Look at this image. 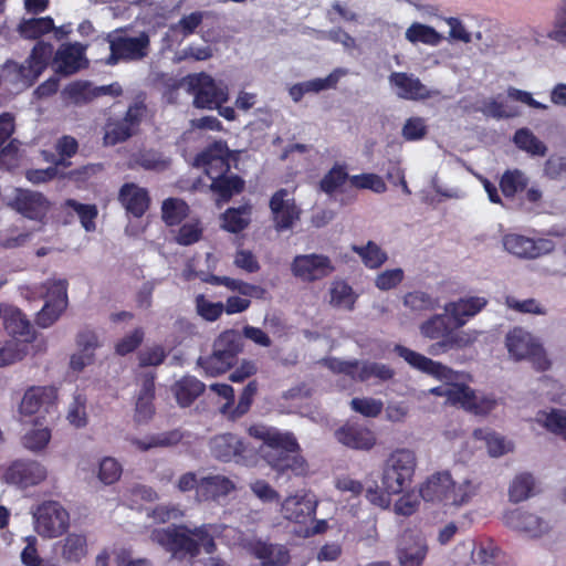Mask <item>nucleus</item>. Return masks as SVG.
Wrapping results in <instances>:
<instances>
[{
    "label": "nucleus",
    "mask_w": 566,
    "mask_h": 566,
    "mask_svg": "<svg viewBox=\"0 0 566 566\" xmlns=\"http://www.w3.org/2000/svg\"><path fill=\"white\" fill-rule=\"evenodd\" d=\"M232 532H234L232 527L221 524H203L195 528L172 525L166 528L154 530L150 538L170 552L175 557L182 553L190 555V557H196L200 548L207 554L214 553V538Z\"/></svg>",
    "instance_id": "nucleus-1"
},
{
    "label": "nucleus",
    "mask_w": 566,
    "mask_h": 566,
    "mask_svg": "<svg viewBox=\"0 0 566 566\" xmlns=\"http://www.w3.org/2000/svg\"><path fill=\"white\" fill-rule=\"evenodd\" d=\"M479 483L471 476L453 478L449 471L430 475L420 486V496L427 502L463 506L476 494Z\"/></svg>",
    "instance_id": "nucleus-2"
},
{
    "label": "nucleus",
    "mask_w": 566,
    "mask_h": 566,
    "mask_svg": "<svg viewBox=\"0 0 566 566\" xmlns=\"http://www.w3.org/2000/svg\"><path fill=\"white\" fill-rule=\"evenodd\" d=\"M394 350L412 368L431 375L442 381V385L429 390L431 395L446 397L449 403L454 406L459 405L464 386V384L460 382L461 374L402 345H396Z\"/></svg>",
    "instance_id": "nucleus-3"
},
{
    "label": "nucleus",
    "mask_w": 566,
    "mask_h": 566,
    "mask_svg": "<svg viewBox=\"0 0 566 566\" xmlns=\"http://www.w3.org/2000/svg\"><path fill=\"white\" fill-rule=\"evenodd\" d=\"M420 335L430 340H439L432 344L428 352L431 355H440L449 350H460L473 345L480 332L476 329L457 331L452 321L443 311L441 314H433L419 325Z\"/></svg>",
    "instance_id": "nucleus-4"
},
{
    "label": "nucleus",
    "mask_w": 566,
    "mask_h": 566,
    "mask_svg": "<svg viewBox=\"0 0 566 566\" xmlns=\"http://www.w3.org/2000/svg\"><path fill=\"white\" fill-rule=\"evenodd\" d=\"M21 293L27 298L35 297L36 294L44 298V305L35 318L42 328L52 326L67 307V281L64 279L49 280L39 286H24Z\"/></svg>",
    "instance_id": "nucleus-5"
},
{
    "label": "nucleus",
    "mask_w": 566,
    "mask_h": 566,
    "mask_svg": "<svg viewBox=\"0 0 566 566\" xmlns=\"http://www.w3.org/2000/svg\"><path fill=\"white\" fill-rule=\"evenodd\" d=\"M242 348V335L235 329H227L214 339L211 355L199 357L197 365L203 369L206 376H219L234 365Z\"/></svg>",
    "instance_id": "nucleus-6"
},
{
    "label": "nucleus",
    "mask_w": 566,
    "mask_h": 566,
    "mask_svg": "<svg viewBox=\"0 0 566 566\" xmlns=\"http://www.w3.org/2000/svg\"><path fill=\"white\" fill-rule=\"evenodd\" d=\"M250 436L262 440L260 453L268 464L274 470H282V465L289 453H294L298 444L290 432H281L276 428L266 426H252L249 429Z\"/></svg>",
    "instance_id": "nucleus-7"
},
{
    "label": "nucleus",
    "mask_w": 566,
    "mask_h": 566,
    "mask_svg": "<svg viewBox=\"0 0 566 566\" xmlns=\"http://www.w3.org/2000/svg\"><path fill=\"white\" fill-rule=\"evenodd\" d=\"M505 347L511 359L527 360L537 371L548 370L552 366L539 339L522 327H515L506 334Z\"/></svg>",
    "instance_id": "nucleus-8"
},
{
    "label": "nucleus",
    "mask_w": 566,
    "mask_h": 566,
    "mask_svg": "<svg viewBox=\"0 0 566 566\" xmlns=\"http://www.w3.org/2000/svg\"><path fill=\"white\" fill-rule=\"evenodd\" d=\"M417 467L412 450L397 449L389 454L382 467L381 483L388 494H399L411 483Z\"/></svg>",
    "instance_id": "nucleus-9"
},
{
    "label": "nucleus",
    "mask_w": 566,
    "mask_h": 566,
    "mask_svg": "<svg viewBox=\"0 0 566 566\" xmlns=\"http://www.w3.org/2000/svg\"><path fill=\"white\" fill-rule=\"evenodd\" d=\"M185 82L196 108L214 109L229 99L228 86L205 72L189 74Z\"/></svg>",
    "instance_id": "nucleus-10"
},
{
    "label": "nucleus",
    "mask_w": 566,
    "mask_h": 566,
    "mask_svg": "<svg viewBox=\"0 0 566 566\" xmlns=\"http://www.w3.org/2000/svg\"><path fill=\"white\" fill-rule=\"evenodd\" d=\"M324 365L334 373L345 374L354 380L368 381L377 379L379 381L390 380L395 376V370L387 364L376 361L342 360L335 357L323 360Z\"/></svg>",
    "instance_id": "nucleus-11"
},
{
    "label": "nucleus",
    "mask_w": 566,
    "mask_h": 566,
    "mask_svg": "<svg viewBox=\"0 0 566 566\" xmlns=\"http://www.w3.org/2000/svg\"><path fill=\"white\" fill-rule=\"evenodd\" d=\"M111 54L106 59L107 65H116L120 61L134 62L145 59L150 49V38L146 32L137 36L123 34H108Z\"/></svg>",
    "instance_id": "nucleus-12"
},
{
    "label": "nucleus",
    "mask_w": 566,
    "mask_h": 566,
    "mask_svg": "<svg viewBox=\"0 0 566 566\" xmlns=\"http://www.w3.org/2000/svg\"><path fill=\"white\" fill-rule=\"evenodd\" d=\"M35 532L44 538H55L70 526V514L56 501H45L33 512Z\"/></svg>",
    "instance_id": "nucleus-13"
},
{
    "label": "nucleus",
    "mask_w": 566,
    "mask_h": 566,
    "mask_svg": "<svg viewBox=\"0 0 566 566\" xmlns=\"http://www.w3.org/2000/svg\"><path fill=\"white\" fill-rule=\"evenodd\" d=\"M147 112L144 101L130 104L123 118L108 120L104 134V144L115 146L134 136Z\"/></svg>",
    "instance_id": "nucleus-14"
},
{
    "label": "nucleus",
    "mask_w": 566,
    "mask_h": 566,
    "mask_svg": "<svg viewBox=\"0 0 566 566\" xmlns=\"http://www.w3.org/2000/svg\"><path fill=\"white\" fill-rule=\"evenodd\" d=\"M53 51L50 42L38 41L24 63L12 62L18 81L27 87L32 86L54 59Z\"/></svg>",
    "instance_id": "nucleus-15"
},
{
    "label": "nucleus",
    "mask_w": 566,
    "mask_h": 566,
    "mask_svg": "<svg viewBox=\"0 0 566 566\" xmlns=\"http://www.w3.org/2000/svg\"><path fill=\"white\" fill-rule=\"evenodd\" d=\"M195 165L205 169L212 180L230 172V149L226 142L216 140L195 157Z\"/></svg>",
    "instance_id": "nucleus-16"
},
{
    "label": "nucleus",
    "mask_w": 566,
    "mask_h": 566,
    "mask_svg": "<svg viewBox=\"0 0 566 566\" xmlns=\"http://www.w3.org/2000/svg\"><path fill=\"white\" fill-rule=\"evenodd\" d=\"M334 265L324 254H300L291 263L292 274L302 282H315L334 272Z\"/></svg>",
    "instance_id": "nucleus-17"
},
{
    "label": "nucleus",
    "mask_w": 566,
    "mask_h": 566,
    "mask_svg": "<svg viewBox=\"0 0 566 566\" xmlns=\"http://www.w3.org/2000/svg\"><path fill=\"white\" fill-rule=\"evenodd\" d=\"M504 523L510 528L530 538L542 537L552 528L548 520L523 509H515L506 512L504 515Z\"/></svg>",
    "instance_id": "nucleus-18"
},
{
    "label": "nucleus",
    "mask_w": 566,
    "mask_h": 566,
    "mask_svg": "<svg viewBox=\"0 0 566 566\" xmlns=\"http://www.w3.org/2000/svg\"><path fill=\"white\" fill-rule=\"evenodd\" d=\"M503 247L509 253L521 259H537L551 253L555 243L549 239H532L517 233L503 237Z\"/></svg>",
    "instance_id": "nucleus-19"
},
{
    "label": "nucleus",
    "mask_w": 566,
    "mask_h": 566,
    "mask_svg": "<svg viewBox=\"0 0 566 566\" xmlns=\"http://www.w3.org/2000/svg\"><path fill=\"white\" fill-rule=\"evenodd\" d=\"M46 476L45 465L36 460H17L4 473L8 483L22 489L39 485Z\"/></svg>",
    "instance_id": "nucleus-20"
},
{
    "label": "nucleus",
    "mask_w": 566,
    "mask_h": 566,
    "mask_svg": "<svg viewBox=\"0 0 566 566\" xmlns=\"http://www.w3.org/2000/svg\"><path fill=\"white\" fill-rule=\"evenodd\" d=\"M318 501L307 491H297L286 496L281 503V514L294 523H305L315 515Z\"/></svg>",
    "instance_id": "nucleus-21"
},
{
    "label": "nucleus",
    "mask_w": 566,
    "mask_h": 566,
    "mask_svg": "<svg viewBox=\"0 0 566 566\" xmlns=\"http://www.w3.org/2000/svg\"><path fill=\"white\" fill-rule=\"evenodd\" d=\"M489 301L484 296H464L454 301L447 302L442 310L452 321L457 331L461 328L474 316H476L486 305Z\"/></svg>",
    "instance_id": "nucleus-22"
},
{
    "label": "nucleus",
    "mask_w": 566,
    "mask_h": 566,
    "mask_svg": "<svg viewBox=\"0 0 566 566\" xmlns=\"http://www.w3.org/2000/svg\"><path fill=\"white\" fill-rule=\"evenodd\" d=\"M56 398L57 392L54 387H31L23 395L19 412L24 417L33 416L41 411L49 412L50 408L54 406Z\"/></svg>",
    "instance_id": "nucleus-23"
},
{
    "label": "nucleus",
    "mask_w": 566,
    "mask_h": 566,
    "mask_svg": "<svg viewBox=\"0 0 566 566\" xmlns=\"http://www.w3.org/2000/svg\"><path fill=\"white\" fill-rule=\"evenodd\" d=\"M237 489L235 482L223 474H210L199 480L198 501L223 502Z\"/></svg>",
    "instance_id": "nucleus-24"
},
{
    "label": "nucleus",
    "mask_w": 566,
    "mask_h": 566,
    "mask_svg": "<svg viewBox=\"0 0 566 566\" xmlns=\"http://www.w3.org/2000/svg\"><path fill=\"white\" fill-rule=\"evenodd\" d=\"M389 83L397 88V95L402 99L424 101L433 96V92L418 77L406 72H392L389 75Z\"/></svg>",
    "instance_id": "nucleus-25"
},
{
    "label": "nucleus",
    "mask_w": 566,
    "mask_h": 566,
    "mask_svg": "<svg viewBox=\"0 0 566 566\" xmlns=\"http://www.w3.org/2000/svg\"><path fill=\"white\" fill-rule=\"evenodd\" d=\"M85 48L80 43L62 45L55 53L53 62L55 71L63 75H72L87 66L84 55Z\"/></svg>",
    "instance_id": "nucleus-26"
},
{
    "label": "nucleus",
    "mask_w": 566,
    "mask_h": 566,
    "mask_svg": "<svg viewBox=\"0 0 566 566\" xmlns=\"http://www.w3.org/2000/svg\"><path fill=\"white\" fill-rule=\"evenodd\" d=\"M427 552V543L420 535L409 532L401 535L397 548L400 566H421Z\"/></svg>",
    "instance_id": "nucleus-27"
},
{
    "label": "nucleus",
    "mask_w": 566,
    "mask_h": 566,
    "mask_svg": "<svg viewBox=\"0 0 566 566\" xmlns=\"http://www.w3.org/2000/svg\"><path fill=\"white\" fill-rule=\"evenodd\" d=\"M337 441L356 450H370L376 444L375 433L358 423H347L335 431Z\"/></svg>",
    "instance_id": "nucleus-28"
},
{
    "label": "nucleus",
    "mask_w": 566,
    "mask_h": 566,
    "mask_svg": "<svg viewBox=\"0 0 566 566\" xmlns=\"http://www.w3.org/2000/svg\"><path fill=\"white\" fill-rule=\"evenodd\" d=\"M66 91L69 96L77 104L88 103L104 95L118 97L123 94V88L117 82L102 86H93L88 82H77L69 85Z\"/></svg>",
    "instance_id": "nucleus-29"
},
{
    "label": "nucleus",
    "mask_w": 566,
    "mask_h": 566,
    "mask_svg": "<svg viewBox=\"0 0 566 566\" xmlns=\"http://www.w3.org/2000/svg\"><path fill=\"white\" fill-rule=\"evenodd\" d=\"M0 317L2 318L4 329L13 336L23 337L29 343L33 337V329L27 316L17 307L2 304L0 305Z\"/></svg>",
    "instance_id": "nucleus-30"
},
{
    "label": "nucleus",
    "mask_w": 566,
    "mask_h": 566,
    "mask_svg": "<svg viewBox=\"0 0 566 566\" xmlns=\"http://www.w3.org/2000/svg\"><path fill=\"white\" fill-rule=\"evenodd\" d=\"M60 548V556L66 564H77L88 553L86 535L83 533H69L62 541L56 543Z\"/></svg>",
    "instance_id": "nucleus-31"
},
{
    "label": "nucleus",
    "mask_w": 566,
    "mask_h": 566,
    "mask_svg": "<svg viewBox=\"0 0 566 566\" xmlns=\"http://www.w3.org/2000/svg\"><path fill=\"white\" fill-rule=\"evenodd\" d=\"M118 199L126 212H146L150 205L148 190L134 182H126L120 187Z\"/></svg>",
    "instance_id": "nucleus-32"
},
{
    "label": "nucleus",
    "mask_w": 566,
    "mask_h": 566,
    "mask_svg": "<svg viewBox=\"0 0 566 566\" xmlns=\"http://www.w3.org/2000/svg\"><path fill=\"white\" fill-rule=\"evenodd\" d=\"M249 548L263 566H284L290 558L287 549L279 544L254 541L250 543Z\"/></svg>",
    "instance_id": "nucleus-33"
},
{
    "label": "nucleus",
    "mask_w": 566,
    "mask_h": 566,
    "mask_svg": "<svg viewBox=\"0 0 566 566\" xmlns=\"http://www.w3.org/2000/svg\"><path fill=\"white\" fill-rule=\"evenodd\" d=\"M211 454L222 462H229L243 452V442L232 433H222L213 437L210 442Z\"/></svg>",
    "instance_id": "nucleus-34"
},
{
    "label": "nucleus",
    "mask_w": 566,
    "mask_h": 566,
    "mask_svg": "<svg viewBox=\"0 0 566 566\" xmlns=\"http://www.w3.org/2000/svg\"><path fill=\"white\" fill-rule=\"evenodd\" d=\"M184 438L179 430L147 434L143 438H130L129 442L133 447L142 452L156 448H169L178 444Z\"/></svg>",
    "instance_id": "nucleus-35"
},
{
    "label": "nucleus",
    "mask_w": 566,
    "mask_h": 566,
    "mask_svg": "<svg viewBox=\"0 0 566 566\" xmlns=\"http://www.w3.org/2000/svg\"><path fill=\"white\" fill-rule=\"evenodd\" d=\"M154 378L155 376L150 371L143 374V386L137 397L135 409V420L138 423L147 422L154 415Z\"/></svg>",
    "instance_id": "nucleus-36"
},
{
    "label": "nucleus",
    "mask_w": 566,
    "mask_h": 566,
    "mask_svg": "<svg viewBox=\"0 0 566 566\" xmlns=\"http://www.w3.org/2000/svg\"><path fill=\"white\" fill-rule=\"evenodd\" d=\"M206 389V385L195 376H184L176 381L171 388L177 403L182 407H189Z\"/></svg>",
    "instance_id": "nucleus-37"
},
{
    "label": "nucleus",
    "mask_w": 566,
    "mask_h": 566,
    "mask_svg": "<svg viewBox=\"0 0 566 566\" xmlns=\"http://www.w3.org/2000/svg\"><path fill=\"white\" fill-rule=\"evenodd\" d=\"M459 405L474 415L485 416L495 409L497 401L491 396L476 395L472 388L464 385Z\"/></svg>",
    "instance_id": "nucleus-38"
},
{
    "label": "nucleus",
    "mask_w": 566,
    "mask_h": 566,
    "mask_svg": "<svg viewBox=\"0 0 566 566\" xmlns=\"http://www.w3.org/2000/svg\"><path fill=\"white\" fill-rule=\"evenodd\" d=\"M211 181L210 189L217 196L218 203L228 202L244 190V180L238 175H219Z\"/></svg>",
    "instance_id": "nucleus-39"
},
{
    "label": "nucleus",
    "mask_w": 566,
    "mask_h": 566,
    "mask_svg": "<svg viewBox=\"0 0 566 566\" xmlns=\"http://www.w3.org/2000/svg\"><path fill=\"white\" fill-rule=\"evenodd\" d=\"M535 421L547 431L566 440L565 409L552 408L551 410H539L535 416Z\"/></svg>",
    "instance_id": "nucleus-40"
},
{
    "label": "nucleus",
    "mask_w": 566,
    "mask_h": 566,
    "mask_svg": "<svg viewBox=\"0 0 566 566\" xmlns=\"http://www.w3.org/2000/svg\"><path fill=\"white\" fill-rule=\"evenodd\" d=\"M357 295L343 280H335L329 286V304L338 310L352 311Z\"/></svg>",
    "instance_id": "nucleus-41"
},
{
    "label": "nucleus",
    "mask_w": 566,
    "mask_h": 566,
    "mask_svg": "<svg viewBox=\"0 0 566 566\" xmlns=\"http://www.w3.org/2000/svg\"><path fill=\"white\" fill-rule=\"evenodd\" d=\"M473 437L476 440H482L485 442L488 453L492 458L502 457L509 453L513 448L512 443L504 437L489 429H475L473 431Z\"/></svg>",
    "instance_id": "nucleus-42"
},
{
    "label": "nucleus",
    "mask_w": 566,
    "mask_h": 566,
    "mask_svg": "<svg viewBox=\"0 0 566 566\" xmlns=\"http://www.w3.org/2000/svg\"><path fill=\"white\" fill-rule=\"evenodd\" d=\"M402 304L413 315L420 316L439 307L438 298L423 291H411L403 295Z\"/></svg>",
    "instance_id": "nucleus-43"
},
{
    "label": "nucleus",
    "mask_w": 566,
    "mask_h": 566,
    "mask_svg": "<svg viewBox=\"0 0 566 566\" xmlns=\"http://www.w3.org/2000/svg\"><path fill=\"white\" fill-rule=\"evenodd\" d=\"M14 207L18 212H45L49 209V201L41 192L19 189Z\"/></svg>",
    "instance_id": "nucleus-44"
},
{
    "label": "nucleus",
    "mask_w": 566,
    "mask_h": 566,
    "mask_svg": "<svg viewBox=\"0 0 566 566\" xmlns=\"http://www.w3.org/2000/svg\"><path fill=\"white\" fill-rule=\"evenodd\" d=\"M51 440V429L36 421L21 438L22 446L33 453L46 448Z\"/></svg>",
    "instance_id": "nucleus-45"
},
{
    "label": "nucleus",
    "mask_w": 566,
    "mask_h": 566,
    "mask_svg": "<svg viewBox=\"0 0 566 566\" xmlns=\"http://www.w3.org/2000/svg\"><path fill=\"white\" fill-rule=\"evenodd\" d=\"M87 397L81 391H75L69 402L66 420L75 428H84L88 422Z\"/></svg>",
    "instance_id": "nucleus-46"
},
{
    "label": "nucleus",
    "mask_w": 566,
    "mask_h": 566,
    "mask_svg": "<svg viewBox=\"0 0 566 566\" xmlns=\"http://www.w3.org/2000/svg\"><path fill=\"white\" fill-rule=\"evenodd\" d=\"M55 28L51 17L31 18L19 24V33L24 39L36 40Z\"/></svg>",
    "instance_id": "nucleus-47"
},
{
    "label": "nucleus",
    "mask_w": 566,
    "mask_h": 566,
    "mask_svg": "<svg viewBox=\"0 0 566 566\" xmlns=\"http://www.w3.org/2000/svg\"><path fill=\"white\" fill-rule=\"evenodd\" d=\"M349 178L350 176L346 167L335 164L321 179L319 189L324 193L332 196L339 191L347 181L349 182Z\"/></svg>",
    "instance_id": "nucleus-48"
},
{
    "label": "nucleus",
    "mask_w": 566,
    "mask_h": 566,
    "mask_svg": "<svg viewBox=\"0 0 566 566\" xmlns=\"http://www.w3.org/2000/svg\"><path fill=\"white\" fill-rule=\"evenodd\" d=\"M528 179L518 169L505 170L500 179V189L506 198H514L526 189Z\"/></svg>",
    "instance_id": "nucleus-49"
},
{
    "label": "nucleus",
    "mask_w": 566,
    "mask_h": 566,
    "mask_svg": "<svg viewBox=\"0 0 566 566\" xmlns=\"http://www.w3.org/2000/svg\"><path fill=\"white\" fill-rule=\"evenodd\" d=\"M535 480L530 473L517 474L509 488L510 501L514 503L523 502L534 494Z\"/></svg>",
    "instance_id": "nucleus-50"
},
{
    "label": "nucleus",
    "mask_w": 566,
    "mask_h": 566,
    "mask_svg": "<svg viewBox=\"0 0 566 566\" xmlns=\"http://www.w3.org/2000/svg\"><path fill=\"white\" fill-rule=\"evenodd\" d=\"M29 352V345L18 339H9L0 344V367L22 360Z\"/></svg>",
    "instance_id": "nucleus-51"
},
{
    "label": "nucleus",
    "mask_w": 566,
    "mask_h": 566,
    "mask_svg": "<svg viewBox=\"0 0 566 566\" xmlns=\"http://www.w3.org/2000/svg\"><path fill=\"white\" fill-rule=\"evenodd\" d=\"M513 142L517 148L533 155L544 156L547 147L528 128H520L515 132Z\"/></svg>",
    "instance_id": "nucleus-52"
},
{
    "label": "nucleus",
    "mask_w": 566,
    "mask_h": 566,
    "mask_svg": "<svg viewBox=\"0 0 566 566\" xmlns=\"http://www.w3.org/2000/svg\"><path fill=\"white\" fill-rule=\"evenodd\" d=\"M352 250L360 256L363 263L369 269H378L387 261L386 252L373 241H368L365 245H353Z\"/></svg>",
    "instance_id": "nucleus-53"
},
{
    "label": "nucleus",
    "mask_w": 566,
    "mask_h": 566,
    "mask_svg": "<svg viewBox=\"0 0 566 566\" xmlns=\"http://www.w3.org/2000/svg\"><path fill=\"white\" fill-rule=\"evenodd\" d=\"M471 559L479 566H496L500 549L490 541L475 545L472 542Z\"/></svg>",
    "instance_id": "nucleus-54"
},
{
    "label": "nucleus",
    "mask_w": 566,
    "mask_h": 566,
    "mask_svg": "<svg viewBox=\"0 0 566 566\" xmlns=\"http://www.w3.org/2000/svg\"><path fill=\"white\" fill-rule=\"evenodd\" d=\"M406 38L412 43H424L430 45H437L441 41L440 34L429 25L421 23H413L407 29Z\"/></svg>",
    "instance_id": "nucleus-55"
},
{
    "label": "nucleus",
    "mask_w": 566,
    "mask_h": 566,
    "mask_svg": "<svg viewBox=\"0 0 566 566\" xmlns=\"http://www.w3.org/2000/svg\"><path fill=\"white\" fill-rule=\"evenodd\" d=\"M349 185L356 189H368L376 193H382L387 190L384 179L373 172L354 175L349 178Z\"/></svg>",
    "instance_id": "nucleus-56"
},
{
    "label": "nucleus",
    "mask_w": 566,
    "mask_h": 566,
    "mask_svg": "<svg viewBox=\"0 0 566 566\" xmlns=\"http://www.w3.org/2000/svg\"><path fill=\"white\" fill-rule=\"evenodd\" d=\"M122 472L123 468L115 458L105 457L98 462L97 478L105 485L118 481Z\"/></svg>",
    "instance_id": "nucleus-57"
},
{
    "label": "nucleus",
    "mask_w": 566,
    "mask_h": 566,
    "mask_svg": "<svg viewBox=\"0 0 566 566\" xmlns=\"http://www.w3.org/2000/svg\"><path fill=\"white\" fill-rule=\"evenodd\" d=\"M195 303L198 315L208 322L217 321L224 312L223 303L210 302L202 294L196 296Z\"/></svg>",
    "instance_id": "nucleus-58"
},
{
    "label": "nucleus",
    "mask_w": 566,
    "mask_h": 566,
    "mask_svg": "<svg viewBox=\"0 0 566 566\" xmlns=\"http://www.w3.org/2000/svg\"><path fill=\"white\" fill-rule=\"evenodd\" d=\"M428 134L426 119L419 116H412L406 119L401 135L407 142L421 140Z\"/></svg>",
    "instance_id": "nucleus-59"
},
{
    "label": "nucleus",
    "mask_w": 566,
    "mask_h": 566,
    "mask_svg": "<svg viewBox=\"0 0 566 566\" xmlns=\"http://www.w3.org/2000/svg\"><path fill=\"white\" fill-rule=\"evenodd\" d=\"M405 273L400 268L385 270L375 277V286L380 291H389L397 287L403 280Z\"/></svg>",
    "instance_id": "nucleus-60"
},
{
    "label": "nucleus",
    "mask_w": 566,
    "mask_h": 566,
    "mask_svg": "<svg viewBox=\"0 0 566 566\" xmlns=\"http://www.w3.org/2000/svg\"><path fill=\"white\" fill-rule=\"evenodd\" d=\"M271 212H301L291 197V193L282 188L273 193L270 200Z\"/></svg>",
    "instance_id": "nucleus-61"
},
{
    "label": "nucleus",
    "mask_w": 566,
    "mask_h": 566,
    "mask_svg": "<svg viewBox=\"0 0 566 566\" xmlns=\"http://www.w3.org/2000/svg\"><path fill=\"white\" fill-rule=\"evenodd\" d=\"M258 390V384L256 381H250L243 389L239 402L235 408L231 407L230 413L228 415L231 419H237L242 417L244 413L248 412L250 409V406L252 403L253 397L256 394Z\"/></svg>",
    "instance_id": "nucleus-62"
},
{
    "label": "nucleus",
    "mask_w": 566,
    "mask_h": 566,
    "mask_svg": "<svg viewBox=\"0 0 566 566\" xmlns=\"http://www.w3.org/2000/svg\"><path fill=\"white\" fill-rule=\"evenodd\" d=\"M350 407L355 412L373 418L381 412L384 403L375 398H354L350 401Z\"/></svg>",
    "instance_id": "nucleus-63"
},
{
    "label": "nucleus",
    "mask_w": 566,
    "mask_h": 566,
    "mask_svg": "<svg viewBox=\"0 0 566 566\" xmlns=\"http://www.w3.org/2000/svg\"><path fill=\"white\" fill-rule=\"evenodd\" d=\"M76 346L83 352L95 354V350L102 346V342L95 329L84 327L76 335Z\"/></svg>",
    "instance_id": "nucleus-64"
}]
</instances>
